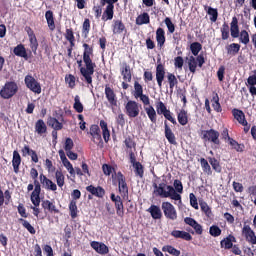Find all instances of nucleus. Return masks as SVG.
Returning a JSON list of instances; mask_svg holds the SVG:
<instances>
[{
    "label": "nucleus",
    "mask_w": 256,
    "mask_h": 256,
    "mask_svg": "<svg viewBox=\"0 0 256 256\" xmlns=\"http://www.w3.org/2000/svg\"><path fill=\"white\" fill-rule=\"evenodd\" d=\"M83 62L86 68H81L82 80L88 84V87H93V74L97 65L93 62V48L89 44L84 43Z\"/></svg>",
    "instance_id": "f257e3e1"
},
{
    "label": "nucleus",
    "mask_w": 256,
    "mask_h": 256,
    "mask_svg": "<svg viewBox=\"0 0 256 256\" xmlns=\"http://www.w3.org/2000/svg\"><path fill=\"white\" fill-rule=\"evenodd\" d=\"M154 193L162 199H172V201H178L181 204V195L175 191V188L165 183L153 184Z\"/></svg>",
    "instance_id": "f03ea898"
},
{
    "label": "nucleus",
    "mask_w": 256,
    "mask_h": 256,
    "mask_svg": "<svg viewBox=\"0 0 256 256\" xmlns=\"http://www.w3.org/2000/svg\"><path fill=\"white\" fill-rule=\"evenodd\" d=\"M19 91V86L15 81H8L4 84V86L0 90V97L2 99H11L17 95Z\"/></svg>",
    "instance_id": "7ed1b4c3"
},
{
    "label": "nucleus",
    "mask_w": 256,
    "mask_h": 256,
    "mask_svg": "<svg viewBox=\"0 0 256 256\" xmlns=\"http://www.w3.org/2000/svg\"><path fill=\"white\" fill-rule=\"evenodd\" d=\"M201 139L204 140L205 143H213L214 145H220L221 141L219 140L220 134L219 131L215 129L210 130H202L200 132Z\"/></svg>",
    "instance_id": "20e7f679"
},
{
    "label": "nucleus",
    "mask_w": 256,
    "mask_h": 256,
    "mask_svg": "<svg viewBox=\"0 0 256 256\" xmlns=\"http://www.w3.org/2000/svg\"><path fill=\"white\" fill-rule=\"evenodd\" d=\"M162 211L169 221H177V209L171 202H162Z\"/></svg>",
    "instance_id": "39448f33"
},
{
    "label": "nucleus",
    "mask_w": 256,
    "mask_h": 256,
    "mask_svg": "<svg viewBox=\"0 0 256 256\" xmlns=\"http://www.w3.org/2000/svg\"><path fill=\"white\" fill-rule=\"evenodd\" d=\"M26 87L32 91V93H36V95H41V83L35 79V77L31 75H26L24 79Z\"/></svg>",
    "instance_id": "423d86ee"
},
{
    "label": "nucleus",
    "mask_w": 256,
    "mask_h": 256,
    "mask_svg": "<svg viewBox=\"0 0 256 256\" xmlns=\"http://www.w3.org/2000/svg\"><path fill=\"white\" fill-rule=\"evenodd\" d=\"M126 115L130 117V119H135V117H139V113L141 111L139 107V103L136 101L130 100L125 105Z\"/></svg>",
    "instance_id": "0eeeda50"
},
{
    "label": "nucleus",
    "mask_w": 256,
    "mask_h": 256,
    "mask_svg": "<svg viewBox=\"0 0 256 256\" xmlns=\"http://www.w3.org/2000/svg\"><path fill=\"white\" fill-rule=\"evenodd\" d=\"M117 181H118V189L119 193L122 197H127L129 195V187H127V182L125 181V176L123 173L118 172L116 174Z\"/></svg>",
    "instance_id": "6e6552de"
},
{
    "label": "nucleus",
    "mask_w": 256,
    "mask_h": 256,
    "mask_svg": "<svg viewBox=\"0 0 256 256\" xmlns=\"http://www.w3.org/2000/svg\"><path fill=\"white\" fill-rule=\"evenodd\" d=\"M90 247H92V249L99 255H107V253H109V247L103 242L92 241Z\"/></svg>",
    "instance_id": "1a4fd4ad"
},
{
    "label": "nucleus",
    "mask_w": 256,
    "mask_h": 256,
    "mask_svg": "<svg viewBox=\"0 0 256 256\" xmlns=\"http://www.w3.org/2000/svg\"><path fill=\"white\" fill-rule=\"evenodd\" d=\"M242 233L246 237V241H248V243H251V245H256L255 232L251 229V226L244 225Z\"/></svg>",
    "instance_id": "9d476101"
},
{
    "label": "nucleus",
    "mask_w": 256,
    "mask_h": 256,
    "mask_svg": "<svg viewBox=\"0 0 256 256\" xmlns=\"http://www.w3.org/2000/svg\"><path fill=\"white\" fill-rule=\"evenodd\" d=\"M40 183L44 189H47L48 191H56L57 190V184L51 181V179L47 178L44 174H40Z\"/></svg>",
    "instance_id": "9b49d317"
},
{
    "label": "nucleus",
    "mask_w": 256,
    "mask_h": 256,
    "mask_svg": "<svg viewBox=\"0 0 256 256\" xmlns=\"http://www.w3.org/2000/svg\"><path fill=\"white\" fill-rule=\"evenodd\" d=\"M105 95L111 107H117V95L115 94V91H113V89L108 85L105 86Z\"/></svg>",
    "instance_id": "f8f14e48"
},
{
    "label": "nucleus",
    "mask_w": 256,
    "mask_h": 256,
    "mask_svg": "<svg viewBox=\"0 0 256 256\" xmlns=\"http://www.w3.org/2000/svg\"><path fill=\"white\" fill-rule=\"evenodd\" d=\"M165 80V67L163 64H158L156 67V81L159 89L163 87V81Z\"/></svg>",
    "instance_id": "ddd939ff"
},
{
    "label": "nucleus",
    "mask_w": 256,
    "mask_h": 256,
    "mask_svg": "<svg viewBox=\"0 0 256 256\" xmlns=\"http://www.w3.org/2000/svg\"><path fill=\"white\" fill-rule=\"evenodd\" d=\"M86 191H88V193H91V195H94V197H98L99 199H103V197H105V189H103V187L101 186H87L86 187Z\"/></svg>",
    "instance_id": "4468645a"
},
{
    "label": "nucleus",
    "mask_w": 256,
    "mask_h": 256,
    "mask_svg": "<svg viewBox=\"0 0 256 256\" xmlns=\"http://www.w3.org/2000/svg\"><path fill=\"white\" fill-rule=\"evenodd\" d=\"M13 53L16 55V57H22V59H25V61H29V55L27 54L25 45L18 44L16 47H14Z\"/></svg>",
    "instance_id": "2eb2a0df"
},
{
    "label": "nucleus",
    "mask_w": 256,
    "mask_h": 256,
    "mask_svg": "<svg viewBox=\"0 0 256 256\" xmlns=\"http://www.w3.org/2000/svg\"><path fill=\"white\" fill-rule=\"evenodd\" d=\"M91 137H92V141L94 143H101L102 139H101V129L99 128L98 125H92L90 127V131H89Z\"/></svg>",
    "instance_id": "dca6fc26"
},
{
    "label": "nucleus",
    "mask_w": 256,
    "mask_h": 256,
    "mask_svg": "<svg viewBox=\"0 0 256 256\" xmlns=\"http://www.w3.org/2000/svg\"><path fill=\"white\" fill-rule=\"evenodd\" d=\"M246 87L249 89V93L252 97L256 96V73L254 75H250L245 83Z\"/></svg>",
    "instance_id": "f3484780"
},
{
    "label": "nucleus",
    "mask_w": 256,
    "mask_h": 256,
    "mask_svg": "<svg viewBox=\"0 0 256 256\" xmlns=\"http://www.w3.org/2000/svg\"><path fill=\"white\" fill-rule=\"evenodd\" d=\"M174 239H183L184 241H191L193 236L189 234V232L181 231V230H173L170 234Z\"/></svg>",
    "instance_id": "a211bd4d"
},
{
    "label": "nucleus",
    "mask_w": 256,
    "mask_h": 256,
    "mask_svg": "<svg viewBox=\"0 0 256 256\" xmlns=\"http://www.w3.org/2000/svg\"><path fill=\"white\" fill-rule=\"evenodd\" d=\"M147 212L150 213L152 219L159 220L163 217V212H161V208L157 205H151Z\"/></svg>",
    "instance_id": "6ab92c4d"
},
{
    "label": "nucleus",
    "mask_w": 256,
    "mask_h": 256,
    "mask_svg": "<svg viewBox=\"0 0 256 256\" xmlns=\"http://www.w3.org/2000/svg\"><path fill=\"white\" fill-rule=\"evenodd\" d=\"M35 133H37V135H39L40 137H43V135L47 133V124H45V121H43V119H39L35 123Z\"/></svg>",
    "instance_id": "aec40b11"
},
{
    "label": "nucleus",
    "mask_w": 256,
    "mask_h": 256,
    "mask_svg": "<svg viewBox=\"0 0 256 256\" xmlns=\"http://www.w3.org/2000/svg\"><path fill=\"white\" fill-rule=\"evenodd\" d=\"M232 115H233L234 119H236V121H238V123H240V125H247V120L245 119V113L243 112V110L234 108L232 110Z\"/></svg>",
    "instance_id": "412c9836"
},
{
    "label": "nucleus",
    "mask_w": 256,
    "mask_h": 256,
    "mask_svg": "<svg viewBox=\"0 0 256 256\" xmlns=\"http://www.w3.org/2000/svg\"><path fill=\"white\" fill-rule=\"evenodd\" d=\"M165 137H166L168 143H170V145H177V140L175 139V134L173 133V131L171 130L169 125H167V122H165Z\"/></svg>",
    "instance_id": "4be33fe9"
},
{
    "label": "nucleus",
    "mask_w": 256,
    "mask_h": 256,
    "mask_svg": "<svg viewBox=\"0 0 256 256\" xmlns=\"http://www.w3.org/2000/svg\"><path fill=\"white\" fill-rule=\"evenodd\" d=\"M114 35H121L125 30V24L121 20H114L112 25Z\"/></svg>",
    "instance_id": "5701e85b"
},
{
    "label": "nucleus",
    "mask_w": 256,
    "mask_h": 256,
    "mask_svg": "<svg viewBox=\"0 0 256 256\" xmlns=\"http://www.w3.org/2000/svg\"><path fill=\"white\" fill-rule=\"evenodd\" d=\"M21 165V155L17 150L13 152V158H12V166L14 169V173H19V167Z\"/></svg>",
    "instance_id": "b1692460"
},
{
    "label": "nucleus",
    "mask_w": 256,
    "mask_h": 256,
    "mask_svg": "<svg viewBox=\"0 0 256 256\" xmlns=\"http://www.w3.org/2000/svg\"><path fill=\"white\" fill-rule=\"evenodd\" d=\"M156 41H157V45L158 47H163V45H165V30L161 27H159L156 30Z\"/></svg>",
    "instance_id": "393cba45"
},
{
    "label": "nucleus",
    "mask_w": 256,
    "mask_h": 256,
    "mask_svg": "<svg viewBox=\"0 0 256 256\" xmlns=\"http://www.w3.org/2000/svg\"><path fill=\"white\" fill-rule=\"evenodd\" d=\"M45 19L50 31H55V17L53 16V11L48 10L45 13Z\"/></svg>",
    "instance_id": "a878e982"
},
{
    "label": "nucleus",
    "mask_w": 256,
    "mask_h": 256,
    "mask_svg": "<svg viewBox=\"0 0 256 256\" xmlns=\"http://www.w3.org/2000/svg\"><path fill=\"white\" fill-rule=\"evenodd\" d=\"M199 205L202 213H204L208 219H213V211H211L209 204L205 201H200Z\"/></svg>",
    "instance_id": "bb28decb"
},
{
    "label": "nucleus",
    "mask_w": 256,
    "mask_h": 256,
    "mask_svg": "<svg viewBox=\"0 0 256 256\" xmlns=\"http://www.w3.org/2000/svg\"><path fill=\"white\" fill-rule=\"evenodd\" d=\"M135 173V177H139V179H143L145 175V168L143 167V164L141 162L135 163L132 165Z\"/></svg>",
    "instance_id": "cd10ccee"
},
{
    "label": "nucleus",
    "mask_w": 256,
    "mask_h": 256,
    "mask_svg": "<svg viewBox=\"0 0 256 256\" xmlns=\"http://www.w3.org/2000/svg\"><path fill=\"white\" fill-rule=\"evenodd\" d=\"M177 119L180 125H187V123H189V116L187 114V111L185 109L180 110L177 113Z\"/></svg>",
    "instance_id": "c85d7f7f"
},
{
    "label": "nucleus",
    "mask_w": 256,
    "mask_h": 256,
    "mask_svg": "<svg viewBox=\"0 0 256 256\" xmlns=\"http://www.w3.org/2000/svg\"><path fill=\"white\" fill-rule=\"evenodd\" d=\"M115 9V5H107L103 15H102V19L103 21H111V19H113V10Z\"/></svg>",
    "instance_id": "c756f323"
},
{
    "label": "nucleus",
    "mask_w": 256,
    "mask_h": 256,
    "mask_svg": "<svg viewBox=\"0 0 256 256\" xmlns=\"http://www.w3.org/2000/svg\"><path fill=\"white\" fill-rule=\"evenodd\" d=\"M62 165L67 169L68 173L72 175V177H75V168H73V164L67 159V156H62Z\"/></svg>",
    "instance_id": "7c9ffc66"
},
{
    "label": "nucleus",
    "mask_w": 256,
    "mask_h": 256,
    "mask_svg": "<svg viewBox=\"0 0 256 256\" xmlns=\"http://www.w3.org/2000/svg\"><path fill=\"white\" fill-rule=\"evenodd\" d=\"M229 145L231 146L232 149L237 151V153H243V151H245V145L240 144L233 138H229Z\"/></svg>",
    "instance_id": "2f4dec72"
},
{
    "label": "nucleus",
    "mask_w": 256,
    "mask_h": 256,
    "mask_svg": "<svg viewBox=\"0 0 256 256\" xmlns=\"http://www.w3.org/2000/svg\"><path fill=\"white\" fill-rule=\"evenodd\" d=\"M150 21L151 18L149 17V13L144 12L136 18V25H147Z\"/></svg>",
    "instance_id": "473e14b6"
},
{
    "label": "nucleus",
    "mask_w": 256,
    "mask_h": 256,
    "mask_svg": "<svg viewBox=\"0 0 256 256\" xmlns=\"http://www.w3.org/2000/svg\"><path fill=\"white\" fill-rule=\"evenodd\" d=\"M204 9L210 15V21L212 23H215L217 21V17H219V12L217 11V8H213L211 6L209 7L205 6Z\"/></svg>",
    "instance_id": "72a5a7b5"
},
{
    "label": "nucleus",
    "mask_w": 256,
    "mask_h": 256,
    "mask_svg": "<svg viewBox=\"0 0 256 256\" xmlns=\"http://www.w3.org/2000/svg\"><path fill=\"white\" fill-rule=\"evenodd\" d=\"M145 112L152 123H157V112L153 106L145 107Z\"/></svg>",
    "instance_id": "f704fd0d"
},
{
    "label": "nucleus",
    "mask_w": 256,
    "mask_h": 256,
    "mask_svg": "<svg viewBox=\"0 0 256 256\" xmlns=\"http://www.w3.org/2000/svg\"><path fill=\"white\" fill-rule=\"evenodd\" d=\"M42 207L43 209H47L50 211V213H59V209L55 206V203L49 201V200H44L42 202Z\"/></svg>",
    "instance_id": "c9c22d12"
},
{
    "label": "nucleus",
    "mask_w": 256,
    "mask_h": 256,
    "mask_svg": "<svg viewBox=\"0 0 256 256\" xmlns=\"http://www.w3.org/2000/svg\"><path fill=\"white\" fill-rule=\"evenodd\" d=\"M240 50H241V45L237 43H232L226 46V51L228 55H237V53H239Z\"/></svg>",
    "instance_id": "e433bc0d"
},
{
    "label": "nucleus",
    "mask_w": 256,
    "mask_h": 256,
    "mask_svg": "<svg viewBox=\"0 0 256 256\" xmlns=\"http://www.w3.org/2000/svg\"><path fill=\"white\" fill-rule=\"evenodd\" d=\"M55 179L58 187H63L65 185V175L63 174V171L56 170Z\"/></svg>",
    "instance_id": "4c0bfd02"
},
{
    "label": "nucleus",
    "mask_w": 256,
    "mask_h": 256,
    "mask_svg": "<svg viewBox=\"0 0 256 256\" xmlns=\"http://www.w3.org/2000/svg\"><path fill=\"white\" fill-rule=\"evenodd\" d=\"M232 239H235V237L228 236V237L224 238L223 240H221L220 245H221L222 249H232V247H233Z\"/></svg>",
    "instance_id": "58836bf2"
},
{
    "label": "nucleus",
    "mask_w": 256,
    "mask_h": 256,
    "mask_svg": "<svg viewBox=\"0 0 256 256\" xmlns=\"http://www.w3.org/2000/svg\"><path fill=\"white\" fill-rule=\"evenodd\" d=\"M73 109L76 111V113H83V103H81V97L79 95H76L74 97V104Z\"/></svg>",
    "instance_id": "ea45409f"
},
{
    "label": "nucleus",
    "mask_w": 256,
    "mask_h": 256,
    "mask_svg": "<svg viewBox=\"0 0 256 256\" xmlns=\"http://www.w3.org/2000/svg\"><path fill=\"white\" fill-rule=\"evenodd\" d=\"M121 75L124 81L131 83V67H129V65L125 64L124 69L121 71Z\"/></svg>",
    "instance_id": "a19ab883"
},
{
    "label": "nucleus",
    "mask_w": 256,
    "mask_h": 256,
    "mask_svg": "<svg viewBox=\"0 0 256 256\" xmlns=\"http://www.w3.org/2000/svg\"><path fill=\"white\" fill-rule=\"evenodd\" d=\"M162 251H164L165 253H169L170 255L173 256L181 255V251L171 245L163 246Z\"/></svg>",
    "instance_id": "79ce46f5"
},
{
    "label": "nucleus",
    "mask_w": 256,
    "mask_h": 256,
    "mask_svg": "<svg viewBox=\"0 0 256 256\" xmlns=\"http://www.w3.org/2000/svg\"><path fill=\"white\" fill-rule=\"evenodd\" d=\"M48 123L55 131H61V129H63V124L56 118H50Z\"/></svg>",
    "instance_id": "37998d69"
},
{
    "label": "nucleus",
    "mask_w": 256,
    "mask_h": 256,
    "mask_svg": "<svg viewBox=\"0 0 256 256\" xmlns=\"http://www.w3.org/2000/svg\"><path fill=\"white\" fill-rule=\"evenodd\" d=\"M19 221L22 223L23 228L27 229V231L30 232L31 235H35V233H37V231L35 230V227H33L31 223H29V221L23 218H20Z\"/></svg>",
    "instance_id": "c03bdc74"
},
{
    "label": "nucleus",
    "mask_w": 256,
    "mask_h": 256,
    "mask_svg": "<svg viewBox=\"0 0 256 256\" xmlns=\"http://www.w3.org/2000/svg\"><path fill=\"white\" fill-rule=\"evenodd\" d=\"M167 79L169 83V88L171 89V91H173V89H175V86L179 83V81L177 80V77L173 73H168Z\"/></svg>",
    "instance_id": "a18cd8bd"
},
{
    "label": "nucleus",
    "mask_w": 256,
    "mask_h": 256,
    "mask_svg": "<svg viewBox=\"0 0 256 256\" xmlns=\"http://www.w3.org/2000/svg\"><path fill=\"white\" fill-rule=\"evenodd\" d=\"M69 211H70V216L72 217V219H77V213H78V209H77V201L72 200L69 204Z\"/></svg>",
    "instance_id": "49530a36"
},
{
    "label": "nucleus",
    "mask_w": 256,
    "mask_h": 256,
    "mask_svg": "<svg viewBox=\"0 0 256 256\" xmlns=\"http://www.w3.org/2000/svg\"><path fill=\"white\" fill-rule=\"evenodd\" d=\"M156 111L158 115H164L166 112L169 111V109H167L165 103H163L162 101H158L156 102Z\"/></svg>",
    "instance_id": "de8ad7c7"
},
{
    "label": "nucleus",
    "mask_w": 256,
    "mask_h": 256,
    "mask_svg": "<svg viewBox=\"0 0 256 256\" xmlns=\"http://www.w3.org/2000/svg\"><path fill=\"white\" fill-rule=\"evenodd\" d=\"M124 145L126 147L127 153L135 150V147H136L135 141H133V139H131L130 137L124 140Z\"/></svg>",
    "instance_id": "09e8293b"
},
{
    "label": "nucleus",
    "mask_w": 256,
    "mask_h": 256,
    "mask_svg": "<svg viewBox=\"0 0 256 256\" xmlns=\"http://www.w3.org/2000/svg\"><path fill=\"white\" fill-rule=\"evenodd\" d=\"M201 49H203V47L201 46V43L199 42H193L191 45H190V51L191 53L197 57V55H199V52L201 51Z\"/></svg>",
    "instance_id": "8fccbe9b"
},
{
    "label": "nucleus",
    "mask_w": 256,
    "mask_h": 256,
    "mask_svg": "<svg viewBox=\"0 0 256 256\" xmlns=\"http://www.w3.org/2000/svg\"><path fill=\"white\" fill-rule=\"evenodd\" d=\"M188 59V66H189V71L191 73H195L197 71V60L195 57L190 56Z\"/></svg>",
    "instance_id": "3c124183"
},
{
    "label": "nucleus",
    "mask_w": 256,
    "mask_h": 256,
    "mask_svg": "<svg viewBox=\"0 0 256 256\" xmlns=\"http://www.w3.org/2000/svg\"><path fill=\"white\" fill-rule=\"evenodd\" d=\"M115 207H116V213L118 217H123V215H125V208L123 206V201L118 200V202L115 203Z\"/></svg>",
    "instance_id": "603ef678"
},
{
    "label": "nucleus",
    "mask_w": 256,
    "mask_h": 256,
    "mask_svg": "<svg viewBox=\"0 0 256 256\" xmlns=\"http://www.w3.org/2000/svg\"><path fill=\"white\" fill-rule=\"evenodd\" d=\"M143 95V86L139 84V82L134 83V97L135 99H139V96Z\"/></svg>",
    "instance_id": "864d4df0"
},
{
    "label": "nucleus",
    "mask_w": 256,
    "mask_h": 256,
    "mask_svg": "<svg viewBox=\"0 0 256 256\" xmlns=\"http://www.w3.org/2000/svg\"><path fill=\"white\" fill-rule=\"evenodd\" d=\"M30 48L32 49V53L37 54V49L39 47V42L37 41V36L29 38Z\"/></svg>",
    "instance_id": "5fc2aeb1"
},
{
    "label": "nucleus",
    "mask_w": 256,
    "mask_h": 256,
    "mask_svg": "<svg viewBox=\"0 0 256 256\" xmlns=\"http://www.w3.org/2000/svg\"><path fill=\"white\" fill-rule=\"evenodd\" d=\"M102 170L104 175L106 176L112 175V177H114L113 173H115V168H113L111 165H108V164L102 165Z\"/></svg>",
    "instance_id": "6e6d98bb"
},
{
    "label": "nucleus",
    "mask_w": 256,
    "mask_h": 256,
    "mask_svg": "<svg viewBox=\"0 0 256 256\" xmlns=\"http://www.w3.org/2000/svg\"><path fill=\"white\" fill-rule=\"evenodd\" d=\"M209 163L214 169V171H216L217 173H221V165L219 164V161H217V159L210 158Z\"/></svg>",
    "instance_id": "4d7b16f0"
},
{
    "label": "nucleus",
    "mask_w": 256,
    "mask_h": 256,
    "mask_svg": "<svg viewBox=\"0 0 256 256\" xmlns=\"http://www.w3.org/2000/svg\"><path fill=\"white\" fill-rule=\"evenodd\" d=\"M240 43H243L244 45L249 44V33L247 30H242L240 32Z\"/></svg>",
    "instance_id": "13d9d810"
},
{
    "label": "nucleus",
    "mask_w": 256,
    "mask_h": 256,
    "mask_svg": "<svg viewBox=\"0 0 256 256\" xmlns=\"http://www.w3.org/2000/svg\"><path fill=\"white\" fill-rule=\"evenodd\" d=\"M164 23L168 29L169 33H175V24L171 21V18L166 17Z\"/></svg>",
    "instance_id": "bf43d9fd"
},
{
    "label": "nucleus",
    "mask_w": 256,
    "mask_h": 256,
    "mask_svg": "<svg viewBox=\"0 0 256 256\" xmlns=\"http://www.w3.org/2000/svg\"><path fill=\"white\" fill-rule=\"evenodd\" d=\"M201 167L205 173H208L210 175L211 173V166L209 165V162L205 158H201L200 160Z\"/></svg>",
    "instance_id": "052dcab7"
},
{
    "label": "nucleus",
    "mask_w": 256,
    "mask_h": 256,
    "mask_svg": "<svg viewBox=\"0 0 256 256\" xmlns=\"http://www.w3.org/2000/svg\"><path fill=\"white\" fill-rule=\"evenodd\" d=\"M209 233L212 237H219V235H221V228L217 225H213L210 227Z\"/></svg>",
    "instance_id": "680f3d73"
},
{
    "label": "nucleus",
    "mask_w": 256,
    "mask_h": 256,
    "mask_svg": "<svg viewBox=\"0 0 256 256\" xmlns=\"http://www.w3.org/2000/svg\"><path fill=\"white\" fill-rule=\"evenodd\" d=\"M173 189L178 195H181L183 193V183L180 180H174Z\"/></svg>",
    "instance_id": "e2e57ef3"
},
{
    "label": "nucleus",
    "mask_w": 256,
    "mask_h": 256,
    "mask_svg": "<svg viewBox=\"0 0 256 256\" xmlns=\"http://www.w3.org/2000/svg\"><path fill=\"white\" fill-rule=\"evenodd\" d=\"M65 81L70 89H73L75 87V76L73 74L66 75Z\"/></svg>",
    "instance_id": "0e129e2a"
},
{
    "label": "nucleus",
    "mask_w": 256,
    "mask_h": 256,
    "mask_svg": "<svg viewBox=\"0 0 256 256\" xmlns=\"http://www.w3.org/2000/svg\"><path fill=\"white\" fill-rule=\"evenodd\" d=\"M221 33H222V39L225 41L229 39V25L223 24L221 28Z\"/></svg>",
    "instance_id": "69168bd1"
},
{
    "label": "nucleus",
    "mask_w": 256,
    "mask_h": 256,
    "mask_svg": "<svg viewBox=\"0 0 256 256\" xmlns=\"http://www.w3.org/2000/svg\"><path fill=\"white\" fill-rule=\"evenodd\" d=\"M189 199L191 207H193L194 209H199V203L197 202V197L195 196V194L190 193Z\"/></svg>",
    "instance_id": "338daca9"
},
{
    "label": "nucleus",
    "mask_w": 256,
    "mask_h": 256,
    "mask_svg": "<svg viewBox=\"0 0 256 256\" xmlns=\"http://www.w3.org/2000/svg\"><path fill=\"white\" fill-rule=\"evenodd\" d=\"M183 63H185V62L183 60V57H181V56H177L174 59V66L176 69H180V70L183 69Z\"/></svg>",
    "instance_id": "774afa93"
}]
</instances>
